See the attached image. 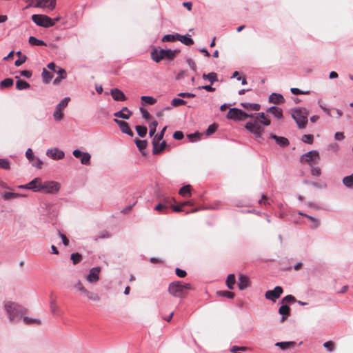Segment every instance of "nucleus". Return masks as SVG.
I'll use <instances>...</instances> for the list:
<instances>
[{
  "instance_id": "obj_1",
  "label": "nucleus",
  "mask_w": 353,
  "mask_h": 353,
  "mask_svg": "<svg viewBox=\"0 0 353 353\" xmlns=\"http://www.w3.org/2000/svg\"><path fill=\"white\" fill-rule=\"evenodd\" d=\"M192 289L190 283H184L181 281L172 282L168 287L169 293L176 297H182L185 295V291Z\"/></svg>"
},
{
  "instance_id": "obj_2",
  "label": "nucleus",
  "mask_w": 353,
  "mask_h": 353,
  "mask_svg": "<svg viewBox=\"0 0 353 353\" xmlns=\"http://www.w3.org/2000/svg\"><path fill=\"white\" fill-rule=\"evenodd\" d=\"M179 50H154L151 52V57L155 62L159 63L163 59H173Z\"/></svg>"
},
{
  "instance_id": "obj_3",
  "label": "nucleus",
  "mask_w": 353,
  "mask_h": 353,
  "mask_svg": "<svg viewBox=\"0 0 353 353\" xmlns=\"http://www.w3.org/2000/svg\"><path fill=\"white\" fill-rule=\"evenodd\" d=\"M5 310L11 322H14L16 319H20L22 316L20 307L13 302L9 301L6 303Z\"/></svg>"
},
{
  "instance_id": "obj_4",
  "label": "nucleus",
  "mask_w": 353,
  "mask_h": 353,
  "mask_svg": "<svg viewBox=\"0 0 353 353\" xmlns=\"http://www.w3.org/2000/svg\"><path fill=\"white\" fill-rule=\"evenodd\" d=\"M32 20L38 26L49 28L54 26L55 22L59 21V18L52 19L50 17L43 14H33Z\"/></svg>"
},
{
  "instance_id": "obj_5",
  "label": "nucleus",
  "mask_w": 353,
  "mask_h": 353,
  "mask_svg": "<svg viewBox=\"0 0 353 353\" xmlns=\"http://www.w3.org/2000/svg\"><path fill=\"white\" fill-rule=\"evenodd\" d=\"M292 118L300 128H304L307 123V112L305 109L297 108L292 111Z\"/></svg>"
},
{
  "instance_id": "obj_6",
  "label": "nucleus",
  "mask_w": 353,
  "mask_h": 353,
  "mask_svg": "<svg viewBox=\"0 0 353 353\" xmlns=\"http://www.w3.org/2000/svg\"><path fill=\"white\" fill-rule=\"evenodd\" d=\"M60 190V184L53 181H46L42 182L41 179L40 192L46 194H56Z\"/></svg>"
},
{
  "instance_id": "obj_7",
  "label": "nucleus",
  "mask_w": 353,
  "mask_h": 353,
  "mask_svg": "<svg viewBox=\"0 0 353 353\" xmlns=\"http://www.w3.org/2000/svg\"><path fill=\"white\" fill-rule=\"evenodd\" d=\"M249 117H253V114L245 113L238 108H231L227 114V118L232 120L241 121Z\"/></svg>"
},
{
  "instance_id": "obj_8",
  "label": "nucleus",
  "mask_w": 353,
  "mask_h": 353,
  "mask_svg": "<svg viewBox=\"0 0 353 353\" xmlns=\"http://www.w3.org/2000/svg\"><path fill=\"white\" fill-rule=\"evenodd\" d=\"M320 157L319 153L316 150H312L305 153L301 157V162L303 163H308L311 166L312 163H318Z\"/></svg>"
},
{
  "instance_id": "obj_9",
  "label": "nucleus",
  "mask_w": 353,
  "mask_h": 353,
  "mask_svg": "<svg viewBox=\"0 0 353 353\" xmlns=\"http://www.w3.org/2000/svg\"><path fill=\"white\" fill-rule=\"evenodd\" d=\"M258 119L254 121H249L245 125V128L258 137H261L264 128L261 125Z\"/></svg>"
},
{
  "instance_id": "obj_10",
  "label": "nucleus",
  "mask_w": 353,
  "mask_h": 353,
  "mask_svg": "<svg viewBox=\"0 0 353 353\" xmlns=\"http://www.w3.org/2000/svg\"><path fill=\"white\" fill-rule=\"evenodd\" d=\"M283 292V290L281 287L276 286L274 290L267 291L265 294V297L268 300L275 301L280 297Z\"/></svg>"
},
{
  "instance_id": "obj_11",
  "label": "nucleus",
  "mask_w": 353,
  "mask_h": 353,
  "mask_svg": "<svg viewBox=\"0 0 353 353\" xmlns=\"http://www.w3.org/2000/svg\"><path fill=\"white\" fill-rule=\"evenodd\" d=\"M40 186H41V178L37 177L31 181L30 183L19 186L20 188H26L31 190L34 192H40Z\"/></svg>"
},
{
  "instance_id": "obj_12",
  "label": "nucleus",
  "mask_w": 353,
  "mask_h": 353,
  "mask_svg": "<svg viewBox=\"0 0 353 353\" xmlns=\"http://www.w3.org/2000/svg\"><path fill=\"white\" fill-rule=\"evenodd\" d=\"M100 272L101 268L99 267L92 268L86 277L87 281L91 283H97L99 280Z\"/></svg>"
},
{
  "instance_id": "obj_13",
  "label": "nucleus",
  "mask_w": 353,
  "mask_h": 353,
  "mask_svg": "<svg viewBox=\"0 0 353 353\" xmlns=\"http://www.w3.org/2000/svg\"><path fill=\"white\" fill-rule=\"evenodd\" d=\"M161 141L152 140V143L153 145L152 152L154 154H161L167 147V143L165 141H163L161 143Z\"/></svg>"
},
{
  "instance_id": "obj_14",
  "label": "nucleus",
  "mask_w": 353,
  "mask_h": 353,
  "mask_svg": "<svg viewBox=\"0 0 353 353\" xmlns=\"http://www.w3.org/2000/svg\"><path fill=\"white\" fill-rule=\"evenodd\" d=\"M36 7L47 8L50 10H53L56 6V0H36Z\"/></svg>"
},
{
  "instance_id": "obj_15",
  "label": "nucleus",
  "mask_w": 353,
  "mask_h": 353,
  "mask_svg": "<svg viewBox=\"0 0 353 353\" xmlns=\"http://www.w3.org/2000/svg\"><path fill=\"white\" fill-rule=\"evenodd\" d=\"M251 285V282L248 276L245 274H239L238 287L240 290H244Z\"/></svg>"
},
{
  "instance_id": "obj_16",
  "label": "nucleus",
  "mask_w": 353,
  "mask_h": 353,
  "mask_svg": "<svg viewBox=\"0 0 353 353\" xmlns=\"http://www.w3.org/2000/svg\"><path fill=\"white\" fill-rule=\"evenodd\" d=\"M114 121L119 126L120 130L123 133H125L131 137L134 135L133 132L130 129L127 122L117 119H115Z\"/></svg>"
},
{
  "instance_id": "obj_17",
  "label": "nucleus",
  "mask_w": 353,
  "mask_h": 353,
  "mask_svg": "<svg viewBox=\"0 0 353 353\" xmlns=\"http://www.w3.org/2000/svg\"><path fill=\"white\" fill-rule=\"evenodd\" d=\"M111 95L114 100L117 101H124L126 100V97L124 93L118 88L112 89L110 91Z\"/></svg>"
},
{
  "instance_id": "obj_18",
  "label": "nucleus",
  "mask_w": 353,
  "mask_h": 353,
  "mask_svg": "<svg viewBox=\"0 0 353 353\" xmlns=\"http://www.w3.org/2000/svg\"><path fill=\"white\" fill-rule=\"evenodd\" d=\"M47 155L53 159H62L64 152L57 148H52L47 151Z\"/></svg>"
},
{
  "instance_id": "obj_19",
  "label": "nucleus",
  "mask_w": 353,
  "mask_h": 353,
  "mask_svg": "<svg viewBox=\"0 0 353 353\" xmlns=\"http://www.w3.org/2000/svg\"><path fill=\"white\" fill-rule=\"evenodd\" d=\"M132 112L129 110L127 107H124L121 111L117 112L114 114V116L117 118H122L124 119H128L132 115Z\"/></svg>"
},
{
  "instance_id": "obj_20",
  "label": "nucleus",
  "mask_w": 353,
  "mask_h": 353,
  "mask_svg": "<svg viewBox=\"0 0 353 353\" xmlns=\"http://www.w3.org/2000/svg\"><path fill=\"white\" fill-rule=\"evenodd\" d=\"M269 101L274 104H280L284 103L285 99L281 94L272 93L269 97Z\"/></svg>"
},
{
  "instance_id": "obj_21",
  "label": "nucleus",
  "mask_w": 353,
  "mask_h": 353,
  "mask_svg": "<svg viewBox=\"0 0 353 353\" xmlns=\"http://www.w3.org/2000/svg\"><path fill=\"white\" fill-rule=\"evenodd\" d=\"M279 312L282 315L281 321L283 322L290 314V308L287 305H283L279 307Z\"/></svg>"
},
{
  "instance_id": "obj_22",
  "label": "nucleus",
  "mask_w": 353,
  "mask_h": 353,
  "mask_svg": "<svg viewBox=\"0 0 353 353\" xmlns=\"http://www.w3.org/2000/svg\"><path fill=\"white\" fill-rule=\"evenodd\" d=\"M271 138L274 139L277 144L281 146L285 147L290 144L288 139L283 137H279L275 134H271Z\"/></svg>"
},
{
  "instance_id": "obj_23",
  "label": "nucleus",
  "mask_w": 353,
  "mask_h": 353,
  "mask_svg": "<svg viewBox=\"0 0 353 353\" xmlns=\"http://www.w3.org/2000/svg\"><path fill=\"white\" fill-rule=\"evenodd\" d=\"M296 343L294 341L288 342H277L275 345L279 347L281 349L285 350L295 347Z\"/></svg>"
},
{
  "instance_id": "obj_24",
  "label": "nucleus",
  "mask_w": 353,
  "mask_h": 353,
  "mask_svg": "<svg viewBox=\"0 0 353 353\" xmlns=\"http://www.w3.org/2000/svg\"><path fill=\"white\" fill-rule=\"evenodd\" d=\"M270 113L272 114L277 119L283 118V112L281 108H279L276 106H272L268 110Z\"/></svg>"
},
{
  "instance_id": "obj_25",
  "label": "nucleus",
  "mask_w": 353,
  "mask_h": 353,
  "mask_svg": "<svg viewBox=\"0 0 353 353\" xmlns=\"http://www.w3.org/2000/svg\"><path fill=\"white\" fill-rule=\"evenodd\" d=\"M192 186L190 185H186L182 187L179 190V194L183 196H191Z\"/></svg>"
},
{
  "instance_id": "obj_26",
  "label": "nucleus",
  "mask_w": 353,
  "mask_h": 353,
  "mask_svg": "<svg viewBox=\"0 0 353 353\" xmlns=\"http://www.w3.org/2000/svg\"><path fill=\"white\" fill-rule=\"evenodd\" d=\"M226 285L230 290H233L236 283V278L234 274H230L228 276L226 279Z\"/></svg>"
},
{
  "instance_id": "obj_27",
  "label": "nucleus",
  "mask_w": 353,
  "mask_h": 353,
  "mask_svg": "<svg viewBox=\"0 0 353 353\" xmlns=\"http://www.w3.org/2000/svg\"><path fill=\"white\" fill-rule=\"evenodd\" d=\"M84 294L86 296L88 299L90 301H92L94 302H98L100 301V296L97 294H96L93 292H90V291H88V290H86Z\"/></svg>"
},
{
  "instance_id": "obj_28",
  "label": "nucleus",
  "mask_w": 353,
  "mask_h": 353,
  "mask_svg": "<svg viewBox=\"0 0 353 353\" xmlns=\"http://www.w3.org/2000/svg\"><path fill=\"white\" fill-rule=\"evenodd\" d=\"M241 106L246 110H252L255 111H259L260 110V105L258 103H241Z\"/></svg>"
},
{
  "instance_id": "obj_29",
  "label": "nucleus",
  "mask_w": 353,
  "mask_h": 353,
  "mask_svg": "<svg viewBox=\"0 0 353 353\" xmlns=\"http://www.w3.org/2000/svg\"><path fill=\"white\" fill-rule=\"evenodd\" d=\"M177 40H179L181 43H184L186 46H191L194 44V41L192 38L188 35H180L178 37Z\"/></svg>"
},
{
  "instance_id": "obj_30",
  "label": "nucleus",
  "mask_w": 353,
  "mask_h": 353,
  "mask_svg": "<svg viewBox=\"0 0 353 353\" xmlns=\"http://www.w3.org/2000/svg\"><path fill=\"white\" fill-rule=\"evenodd\" d=\"M343 185L347 188L353 189V174L343 179Z\"/></svg>"
},
{
  "instance_id": "obj_31",
  "label": "nucleus",
  "mask_w": 353,
  "mask_h": 353,
  "mask_svg": "<svg viewBox=\"0 0 353 353\" xmlns=\"http://www.w3.org/2000/svg\"><path fill=\"white\" fill-rule=\"evenodd\" d=\"M52 77L53 74L50 72L48 71L46 68L43 69L42 78L44 83H48Z\"/></svg>"
},
{
  "instance_id": "obj_32",
  "label": "nucleus",
  "mask_w": 353,
  "mask_h": 353,
  "mask_svg": "<svg viewBox=\"0 0 353 353\" xmlns=\"http://www.w3.org/2000/svg\"><path fill=\"white\" fill-rule=\"evenodd\" d=\"M30 86L29 83L24 80L19 79L16 83V88L19 90L28 89Z\"/></svg>"
},
{
  "instance_id": "obj_33",
  "label": "nucleus",
  "mask_w": 353,
  "mask_h": 353,
  "mask_svg": "<svg viewBox=\"0 0 353 353\" xmlns=\"http://www.w3.org/2000/svg\"><path fill=\"white\" fill-rule=\"evenodd\" d=\"M321 108L323 110V111L325 112H326V114H327L330 117H334V115L332 113V112H335V114H337L338 117H341L343 115V112L339 109L330 110V109H327V108H325L322 106H321Z\"/></svg>"
},
{
  "instance_id": "obj_34",
  "label": "nucleus",
  "mask_w": 353,
  "mask_h": 353,
  "mask_svg": "<svg viewBox=\"0 0 353 353\" xmlns=\"http://www.w3.org/2000/svg\"><path fill=\"white\" fill-rule=\"evenodd\" d=\"M14 81L12 79L7 78L0 82V88H10L13 85Z\"/></svg>"
},
{
  "instance_id": "obj_35",
  "label": "nucleus",
  "mask_w": 353,
  "mask_h": 353,
  "mask_svg": "<svg viewBox=\"0 0 353 353\" xmlns=\"http://www.w3.org/2000/svg\"><path fill=\"white\" fill-rule=\"evenodd\" d=\"M28 42L32 46H46V43L44 41L39 40L34 37H30Z\"/></svg>"
},
{
  "instance_id": "obj_36",
  "label": "nucleus",
  "mask_w": 353,
  "mask_h": 353,
  "mask_svg": "<svg viewBox=\"0 0 353 353\" xmlns=\"http://www.w3.org/2000/svg\"><path fill=\"white\" fill-rule=\"evenodd\" d=\"M299 214L302 215V216H305L306 217H307V219L311 221L312 222V225H311V228H313V229H316L319 226V224H320V222L318 219L312 217V216H308L305 214H303V213H299Z\"/></svg>"
},
{
  "instance_id": "obj_37",
  "label": "nucleus",
  "mask_w": 353,
  "mask_h": 353,
  "mask_svg": "<svg viewBox=\"0 0 353 353\" xmlns=\"http://www.w3.org/2000/svg\"><path fill=\"white\" fill-rule=\"evenodd\" d=\"M257 119H260L259 121L265 125H270V120L266 117L263 112L259 113Z\"/></svg>"
},
{
  "instance_id": "obj_38",
  "label": "nucleus",
  "mask_w": 353,
  "mask_h": 353,
  "mask_svg": "<svg viewBox=\"0 0 353 353\" xmlns=\"http://www.w3.org/2000/svg\"><path fill=\"white\" fill-rule=\"evenodd\" d=\"M63 110V109H62L61 108H59V106L57 105L56 110L53 114V117L55 120L60 121L63 119V114L62 113Z\"/></svg>"
},
{
  "instance_id": "obj_39",
  "label": "nucleus",
  "mask_w": 353,
  "mask_h": 353,
  "mask_svg": "<svg viewBox=\"0 0 353 353\" xmlns=\"http://www.w3.org/2000/svg\"><path fill=\"white\" fill-rule=\"evenodd\" d=\"M203 78L204 79H208L209 80L211 83H213L214 82L216 81L218 79H217V74L215 73V72H210L208 74H203Z\"/></svg>"
},
{
  "instance_id": "obj_40",
  "label": "nucleus",
  "mask_w": 353,
  "mask_h": 353,
  "mask_svg": "<svg viewBox=\"0 0 353 353\" xmlns=\"http://www.w3.org/2000/svg\"><path fill=\"white\" fill-rule=\"evenodd\" d=\"M70 259L72 261L74 265H77L81 261L82 256L78 252L73 253L70 256Z\"/></svg>"
},
{
  "instance_id": "obj_41",
  "label": "nucleus",
  "mask_w": 353,
  "mask_h": 353,
  "mask_svg": "<svg viewBox=\"0 0 353 353\" xmlns=\"http://www.w3.org/2000/svg\"><path fill=\"white\" fill-rule=\"evenodd\" d=\"M81 162L83 165H90V158L91 156L88 152H84L81 157Z\"/></svg>"
},
{
  "instance_id": "obj_42",
  "label": "nucleus",
  "mask_w": 353,
  "mask_h": 353,
  "mask_svg": "<svg viewBox=\"0 0 353 353\" xmlns=\"http://www.w3.org/2000/svg\"><path fill=\"white\" fill-rule=\"evenodd\" d=\"M136 130L141 137H144L147 134V128L143 125H137Z\"/></svg>"
},
{
  "instance_id": "obj_43",
  "label": "nucleus",
  "mask_w": 353,
  "mask_h": 353,
  "mask_svg": "<svg viewBox=\"0 0 353 353\" xmlns=\"http://www.w3.org/2000/svg\"><path fill=\"white\" fill-rule=\"evenodd\" d=\"M179 37V34H167V35H165L162 38V41H164V42L174 41L175 40H177Z\"/></svg>"
},
{
  "instance_id": "obj_44",
  "label": "nucleus",
  "mask_w": 353,
  "mask_h": 353,
  "mask_svg": "<svg viewBox=\"0 0 353 353\" xmlns=\"http://www.w3.org/2000/svg\"><path fill=\"white\" fill-rule=\"evenodd\" d=\"M217 294L220 296L226 297L228 299H233L234 297V293L230 291H219L217 292Z\"/></svg>"
},
{
  "instance_id": "obj_45",
  "label": "nucleus",
  "mask_w": 353,
  "mask_h": 353,
  "mask_svg": "<svg viewBox=\"0 0 353 353\" xmlns=\"http://www.w3.org/2000/svg\"><path fill=\"white\" fill-rule=\"evenodd\" d=\"M141 99L142 101L145 102V103L153 105L157 102V99H154L152 97L150 96H142L141 97Z\"/></svg>"
},
{
  "instance_id": "obj_46",
  "label": "nucleus",
  "mask_w": 353,
  "mask_h": 353,
  "mask_svg": "<svg viewBox=\"0 0 353 353\" xmlns=\"http://www.w3.org/2000/svg\"><path fill=\"white\" fill-rule=\"evenodd\" d=\"M19 196H21L20 194L14 193V192H6L3 196V197L5 200L14 199H17Z\"/></svg>"
},
{
  "instance_id": "obj_47",
  "label": "nucleus",
  "mask_w": 353,
  "mask_h": 353,
  "mask_svg": "<svg viewBox=\"0 0 353 353\" xmlns=\"http://www.w3.org/2000/svg\"><path fill=\"white\" fill-rule=\"evenodd\" d=\"M135 143H136V145H137V148L140 150H144L146 148L147 145H148V142H147L146 140L136 139L135 140Z\"/></svg>"
},
{
  "instance_id": "obj_48",
  "label": "nucleus",
  "mask_w": 353,
  "mask_h": 353,
  "mask_svg": "<svg viewBox=\"0 0 353 353\" xmlns=\"http://www.w3.org/2000/svg\"><path fill=\"white\" fill-rule=\"evenodd\" d=\"M158 125V123L157 121H152L150 124V132H149V134H150V137H153L154 134H155L156 132V129H157V127Z\"/></svg>"
},
{
  "instance_id": "obj_49",
  "label": "nucleus",
  "mask_w": 353,
  "mask_h": 353,
  "mask_svg": "<svg viewBox=\"0 0 353 353\" xmlns=\"http://www.w3.org/2000/svg\"><path fill=\"white\" fill-rule=\"evenodd\" d=\"M23 321L27 325H30V324H33V323L40 325L41 323L39 319H30L28 317H24L23 318Z\"/></svg>"
},
{
  "instance_id": "obj_50",
  "label": "nucleus",
  "mask_w": 353,
  "mask_h": 353,
  "mask_svg": "<svg viewBox=\"0 0 353 353\" xmlns=\"http://www.w3.org/2000/svg\"><path fill=\"white\" fill-rule=\"evenodd\" d=\"M301 140L304 143L312 144L314 141V136L312 134H305L303 136Z\"/></svg>"
},
{
  "instance_id": "obj_51",
  "label": "nucleus",
  "mask_w": 353,
  "mask_h": 353,
  "mask_svg": "<svg viewBox=\"0 0 353 353\" xmlns=\"http://www.w3.org/2000/svg\"><path fill=\"white\" fill-rule=\"evenodd\" d=\"M185 103L186 102L184 100L178 99V98L173 99L171 101V104L174 107H177V106H179L181 105H185Z\"/></svg>"
},
{
  "instance_id": "obj_52",
  "label": "nucleus",
  "mask_w": 353,
  "mask_h": 353,
  "mask_svg": "<svg viewBox=\"0 0 353 353\" xmlns=\"http://www.w3.org/2000/svg\"><path fill=\"white\" fill-rule=\"evenodd\" d=\"M70 100V97H65L61 101V102L57 105V106H59V108H61L64 110V108L68 106Z\"/></svg>"
},
{
  "instance_id": "obj_53",
  "label": "nucleus",
  "mask_w": 353,
  "mask_h": 353,
  "mask_svg": "<svg viewBox=\"0 0 353 353\" xmlns=\"http://www.w3.org/2000/svg\"><path fill=\"white\" fill-rule=\"evenodd\" d=\"M0 168L8 170L10 168V163L6 159H0Z\"/></svg>"
},
{
  "instance_id": "obj_54",
  "label": "nucleus",
  "mask_w": 353,
  "mask_h": 353,
  "mask_svg": "<svg viewBox=\"0 0 353 353\" xmlns=\"http://www.w3.org/2000/svg\"><path fill=\"white\" fill-rule=\"evenodd\" d=\"M311 174L313 175V176H319L321 175V170L320 168L319 167H313L312 165V170H311Z\"/></svg>"
},
{
  "instance_id": "obj_55",
  "label": "nucleus",
  "mask_w": 353,
  "mask_h": 353,
  "mask_svg": "<svg viewBox=\"0 0 353 353\" xmlns=\"http://www.w3.org/2000/svg\"><path fill=\"white\" fill-rule=\"evenodd\" d=\"M166 128H167V127H166V126H165V127L162 129V130L161 131V132H160L159 134L156 135V136L154 137L153 140H156V141H161V140L163 139L164 134H165V130H166Z\"/></svg>"
},
{
  "instance_id": "obj_56",
  "label": "nucleus",
  "mask_w": 353,
  "mask_h": 353,
  "mask_svg": "<svg viewBox=\"0 0 353 353\" xmlns=\"http://www.w3.org/2000/svg\"><path fill=\"white\" fill-rule=\"evenodd\" d=\"M74 288L76 289H77L78 290H79L80 292H81L82 293H85L86 290L85 288V287L83 286V283L79 281L75 285H74Z\"/></svg>"
},
{
  "instance_id": "obj_57",
  "label": "nucleus",
  "mask_w": 353,
  "mask_h": 353,
  "mask_svg": "<svg viewBox=\"0 0 353 353\" xmlns=\"http://www.w3.org/2000/svg\"><path fill=\"white\" fill-rule=\"evenodd\" d=\"M294 301H296V299L292 295H287L282 300V302L285 303L294 302Z\"/></svg>"
},
{
  "instance_id": "obj_58",
  "label": "nucleus",
  "mask_w": 353,
  "mask_h": 353,
  "mask_svg": "<svg viewBox=\"0 0 353 353\" xmlns=\"http://www.w3.org/2000/svg\"><path fill=\"white\" fill-rule=\"evenodd\" d=\"M323 346L328 350V351H333L334 350V343L332 341H327L323 343Z\"/></svg>"
},
{
  "instance_id": "obj_59",
  "label": "nucleus",
  "mask_w": 353,
  "mask_h": 353,
  "mask_svg": "<svg viewBox=\"0 0 353 353\" xmlns=\"http://www.w3.org/2000/svg\"><path fill=\"white\" fill-rule=\"evenodd\" d=\"M174 201V198L171 197H164L162 199L161 203L167 205V208L170 205H172V203Z\"/></svg>"
},
{
  "instance_id": "obj_60",
  "label": "nucleus",
  "mask_w": 353,
  "mask_h": 353,
  "mask_svg": "<svg viewBox=\"0 0 353 353\" xmlns=\"http://www.w3.org/2000/svg\"><path fill=\"white\" fill-rule=\"evenodd\" d=\"M217 129V125L216 124H212L210 125L207 130H206V134H211L212 133H214Z\"/></svg>"
},
{
  "instance_id": "obj_61",
  "label": "nucleus",
  "mask_w": 353,
  "mask_h": 353,
  "mask_svg": "<svg viewBox=\"0 0 353 353\" xmlns=\"http://www.w3.org/2000/svg\"><path fill=\"white\" fill-rule=\"evenodd\" d=\"M57 73L59 74L60 79H64L66 78V72L64 69L58 68Z\"/></svg>"
},
{
  "instance_id": "obj_62",
  "label": "nucleus",
  "mask_w": 353,
  "mask_h": 353,
  "mask_svg": "<svg viewBox=\"0 0 353 353\" xmlns=\"http://www.w3.org/2000/svg\"><path fill=\"white\" fill-rule=\"evenodd\" d=\"M175 272L176 274L180 278H184L187 275L186 272L180 268H176Z\"/></svg>"
},
{
  "instance_id": "obj_63",
  "label": "nucleus",
  "mask_w": 353,
  "mask_h": 353,
  "mask_svg": "<svg viewBox=\"0 0 353 353\" xmlns=\"http://www.w3.org/2000/svg\"><path fill=\"white\" fill-rule=\"evenodd\" d=\"M184 137L183 133L181 131H176L173 134V138L176 140H181Z\"/></svg>"
},
{
  "instance_id": "obj_64",
  "label": "nucleus",
  "mask_w": 353,
  "mask_h": 353,
  "mask_svg": "<svg viewBox=\"0 0 353 353\" xmlns=\"http://www.w3.org/2000/svg\"><path fill=\"white\" fill-rule=\"evenodd\" d=\"M187 62H188V64L190 66V68L192 70L196 71V63L194 62V61L192 60V59H188L187 60Z\"/></svg>"
}]
</instances>
